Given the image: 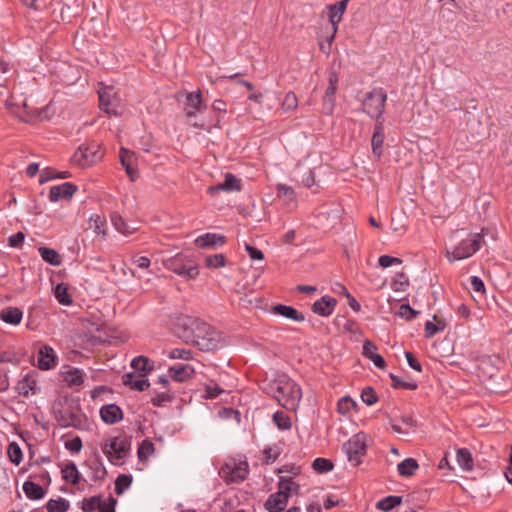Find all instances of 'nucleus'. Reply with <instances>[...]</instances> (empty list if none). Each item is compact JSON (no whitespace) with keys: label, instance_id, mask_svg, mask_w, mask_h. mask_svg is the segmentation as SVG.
<instances>
[{"label":"nucleus","instance_id":"6e6d98bb","mask_svg":"<svg viewBox=\"0 0 512 512\" xmlns=\"http://www.w3.org/2000/svg\"><path fill=\"white\" fill-rule=\"evenodd\" d=\"M417 311L412 309L408 304H402L399 307L398 315L406 320H412L417 315Z\"/></svg>","mask_w":512,"mask_h":512},{"label":"nucleus","instance_id":"0eeeda50","mask_svg":"<svg viewBox=\"0 0 512 512\" xmlns=\"http://www.w3.org/2000/svg\"><path fill=\"white\" fill-rule=\"evenodd\" d=\"M298 490L296 482H279V490L271 494L264 506L268 512H282L285 510L288 499Z\"/></svg>","mask_w":512,"mask_h":512},{"label":"nucleus","instance_id":"4be33fe9","mask_svg":"<svg viewBox=\"0 0 512 512\" xmlns=\"http://www.w3.org/2000/svg\"><path fill=\"white\" fill-rule=\"evenodd\" d=\"M194 372L195 369L190 364H176L168 369L169 377L179 383L187 382Z\"/></svg>","mask_w":512,"mask_h":512},{"label":"nucleus","instance_id":"f704fd0d","mask_svg":"<svg viewBox=\"0 0 512 512\" xmlns=\"http://www.w3.org/2000/svg\"><path fill=\"white\" fill-rule=\"evenodd\" d=\"M38 252L41 258L52 266H59L61 264V256L59 253L48 247H39Z\"/></svg>","mask_w":512,"mask_h":512},{"label":"nucleus","instance_id":"9d476101","mask_svg":"<svg viewBox=\"0 0 512 512\" xmlns=\"http://www.w3.org/2000/svg\"><path fill=\"white\" fill-rule=\"evenodd\" d=\"M249 473V465L245 459L230 458L219 470L223 480H245Z\"/></svg>","mask_w":512,"mask_h":512},{"label":"nucleus","instance_id":"58836bf2","mask_svg":"<svg viewBox=\"0 0 512 512\" xmlns=\"http://www.w3.org/2000/svg\"><path fill=\"white\" fill-rule=\"evenodd\" d=\"M402 502L401 496L390 495L376 503V508L381 511H390L394 507L398 506Z\"/></svg>","mask_w":512,"mask_h":512},{"label":"nucleus","instance_id":"338daca9","mask_svg":"<svg viewBox=\"0 0 512 512\" xmlns=\"http://www.w3.org/2000/svg\"><path fill=\"white\" fill-rule=\"evenodd\" d=\"M343 328L345 331L352 333V334L360 333V326L355 320H351V319L346 320Z\"/></svg>","mask_w":512,"mask_h":512},{"label":"nucleus","instance_id":"9b49d317","mask_svg":"<svg viewBox=\"0 0 512 512\" xmlns=\"http://www.w3.org/2000/svg\"><path fill=\"white\" fill-rule=\"evenodd\" d=\"M387 94L382 88H374L363 101V110L370 117L379 119L384 112Z\"/></svg>","mask_w":512,"mask_h":512},{"label":"nucleus","instance_id":"6e6552de","mask_svg":"<svg viewBox=\"0 0 512 512\" xmlns=\"http://www.w3.org/2000/svg\"><path fill=\"white\" fill-rule=\"evenodd\" d=\"M61 427H73L79 431H92L94 423L79 410H62L57 415Z\"/></svg>","mask_w":512,"mask_h":512},{"label":"nucleus","instance_id":"6ab92c4d","mask_svg":"<svg viewBox=\"0 0 512 512\" xmlns=\"http://www.w3.org/2000/svg\"><path fill=\"white\" fill-rule=\"evenodd\" d=\"M240 190L241 180L238 179L235 175L227 173L225 175L224 182L208 187L207 192L211 195H214L216 193H219L220 191L234 192Z\"/></svg>","mask_w":512,"mask_h":512},{"label":"nucleus","instance_id":"774afa93","mask_svg":"<svg viewBox=\"0 0 512 512\" xmlns=\"http://www.w3.org/2000/svg\"><path fill=\"white\" fill-rule=\"evenodd\" d=\"M264 458L267 462H273L276 460V458L279 455V452L277 449L268 447L263 450Z\"/></svg>","mask_w":512,"mask_h":512},{"label":"nucleus","instance_id":"aec40b11","mask_svg":"<svg viewBox=\"0 0 512 512\" xmlns=\"http://www.w3.org/2000/svg\"><path fill=\"white\" fill-rule=\"evenodd\" d=\"M77 189V186L70 182L52 186L49 191V199L51 202H57L61 199H70Z\"/></svg>","mask_w":512,"mask_h":512},{"label":"nucleus","instance_id":"09e8293b","mask_svg":"<svg viewBox=\"0 0 512 512\" xmlns=\"http://www.w3.org/2000/svg\"><path fill=\"white\" fill-rule=\"evenodd\" d=\"M173 399L172 393L169 391H164L157 393L155 396L152 397L151 403L155 407H161L166 405L167 403L171 402Z\"/></svg>","mask_w":512,"mask_h":512},{"label":"nucleus","instance_id":"0e129e2a","mask_svg":"<svg viewBox=\"0 0 512 512\" xmlns=\"http://www.w3.org/2000/svg\"><path fill=\"white\" fill-rule=\"evenodd\" d=\"M25 236L22 232H17L8 238L11 247H20L24 242Z\"/></svg>","mask_w":512,"mask_h":512},{"label":"nucleus","instance_id":"412c9836","mask_svg":"<svg viewBox=\"0 0 512 512\" xmlns=\"http://www.w3.org/2000/svg\"><path fill=\"white\" fill-rule=\"evenodd\" d=\"M122 381L125 386L136 391H145L150 386L148 379L143 373H126L122 376Z\"/></svg>","mask_w":512,"mask_h":512},{"label":"nucleus","instance_id":"e433bc0d","mask_svg":"<svg viewBox=\"0 0 512 512\" xmlns=\"http://www.w3.org/2000/svg\"><path fill=\"white\" fill-rule=\"evenodd\" d=\"M23 491L29 499L38 500L44 496V491L36 482H23Z\"/></svg>","mask_w":512,"mask_h":512},{"label":"nucleus","instance_id":"cd10ccee","mask_svg":"<svg viewBox=\"0 0 512 512\" xmlns=\"http://www.w3.org/2000/svg\"><path fill=\"white\" fill-rule=\"evenodd\" d=\"M384 138H385V136H384L383 123L378 121L375 124L374 132H373V136H372V140H371L373 154L376 155L378 158H380L382 155V146H383Z\"/></svg>","mask_w":512,"mask_h":512},{"label":"nucleus","instance_id":"f03ea898","mask_svg":"<svg viewBox=\"0 0 512 512\" xmlns=\"http://www.w3.org/2000/svg\"><path fill=\"white\" fill-rule=\"evenodd\" d=\"M192 326L195 343L200 350L213 351L224 345L221 333L211 325L199 320H194Z\"/></svg>","mask_w":512,"mask_h":512},{"label":"nucleus","instance_id":"3c124183","mask_svg":"<svg viewBox=\"0 0 512 512\" xmlns=\"http://www.w3.org/2000/svg\"><path fill=\"white\" fill-rule=\"evenodd\" d=\"M170 359L189 360L192 357V351L183 348H174L168 353Z\"/></svg>","mask_w":512,"mask_h":512},{"label":"nucleus","instance_id":"473e14b6","mask_svg":"<svg viewBox=\"0 0 512 512\" xmlns=\"http://www.w3.org/2000/svg\"><path fill=\"white\" fill-rule=\"evenodd\" d=\"M131 367L134 369V373L140 374L143 373L145 376H147V372L151 371L153 369L152 362L149 358L145 356H138L135 357L131 361Z\"/></svg>","mask_w":512,"mask_h":512},{"label":"nucleus","instance_id":"603ef678","mask_svg":"<svg viewBox=\"0 0 512 512\" xmlns=\"http://www.w3.org/2000/svg\"><path fill=\"white\" fill-rule=\"evenodd\" d=\"M378 263L382 268H388L393 265L402 264V260L398 257H392L389 255H381L378 259Z\"/></svg>","mask_w":512,"mask_h":512},{"label":"nucleus","instance_id":"a19ab883","mask_svg":"<svg viewBox=\"0 0 512 512\" xmlns=\"http://www.w3.org/2000/svg\"><path fill=\"white\" fill-rule=\"evenodd\" d=\"M54 295L61 305L68 306L72 303L68 289L63 283H60L55 287Z\"/></svg>","mask_w":512,"mask_h":512},{"label":"nucleus","instance_id":"4d7b16f0","mask_svg":"<svg viewBox=\"0 0 512 512\" xmlns=\"http://www.w3.org/2000/svg\"><path fill=\"white\" fill-rule=\"evenodd\" d=\"M277 192L279 196L286 197L289 200H294L295 198V192L293 188L285 184H279L277 186Z\"/></svg>","mask_w":512,"mask_h":512},{"label":"nucleus","instance_id":"ddd939ff","mask_svg":"<svg viewBox=\"0 0 512 512\" xmlns=\"http://www.w3.org/2000/svg\"><path fill=\"white\" fill-rule=\"evenodd\" d=\"M100 108L109 115L119 116L123 112V108L120 103L116 92L112 87H105L100 89L99 92Z\"/></svg>","mask_w":512,"mask_h":512},{"label":"nucleus","instance_id":"f8f14e48","mask_svg":"<svg viewBox=\"0 0 512 512\" xmlns=\"http://www.w3.org/2000/svg\"><path fill=\"white\" fill-rule=\"evenodd\" d=\"M366 435L364 433H358L351 437L344 445L343 451L345 452L348 461L353 465L357 466L361 457L366 452Z\"/></svg>","mask_w":512,"mask_h":512},{"label":"nucleus","instance_id":"bf43d9fd","mask_svg":"<svg viewBox=\"0 0 512 512\" xmlns=\"http://www.w3.org/2000/svg\"><path fill=\"white\" fill-rule=\"evenodd\" d=\"M470 286H471V289L474 292H478V293H484L485 292L484 283H483L482 279L480 277H478V276H471V278H470Z\"/></svg>","mask_w":512,"mask_h":512},{"label":"nucleus","instance_id":"393cba45","mask_svg":"<svg viewBox=\"0 0 512 512\" xmlns=\"http://www.w3.org/2000/svg\"><path fill=\"white\" fill-rule=\"evenodd\" d=\"M226 242V237L217 233H205L195 239L196 246L200 248H213L222 246Z\"/></svg>","mask_w":512,"mask_h":512},{"label":"nucleus","instance_id":"b1692460","mask_svg":"<svg viewBox=\"0 0 512 512\" xmlns=\"http://www.w3.org/2000/svg\"><path fill=\"white\" fill-rule=\"evenodd\" d=\"M336 305L337 300L335 298L325 295L313 304L312 311L315 314L327 317L333 313Z\"/></svg>","mask_w":512,"mask_h":512},{"label":"nucleus","instance_id":"39448f33","mask_svg":"<svg viewBox=\"0 0 512 512\" xmlns=\"http://www.w3.org/2000/svg\"><path fill=\"white\" fill-rule=\"evenodd\" d=\"M183 109L190 125L199 129H209L204 120L197 119V114L202 113L206 109L200 90L186 93Z\"/></svg>","mask_w":512,"mask_h":512},{"label":"nucleus","instance_id":"20e7f679","mask_svg":"<svg viewBox=\"0 0 512 512\" xmlns=\"http://www.w3.org/2000/svg\"><path fill=\"white\" fill-rule=\"evenodd\" d=\"M483 237L481 233L469 234L452 250H446V258L453 263L471 257L481 248Z\"/></svg>","mask_w":512,"mask_h":512},{"label":"nucleus","instance_id":"c9c22d12","mask_svg":"<svg viewBox=\"0 0 512 512\" xmlns=\"http://www.w3.org/2000/svg\"><path fill=\"white\" fill-rule=\"evenodd\" d=\"M357 409V403L349 396H343L338 400L337 411L344 416Z\"/></svg>","mask_w":512,"mask_h":512},{"label":"nucleus","instance_id":"a878e982","mask_svg":"<svg viewBox=\"0 0 512 512\" xmlns=\"http://www.w3.org/2000/svg\"><path fill=\"white\" fill-rule=\"evenodd\" d=\"M101 419L106 424H115L123 419V412L116 404H107L100 409Z\"/></svg>","mask_w":512,"mask_h":512},{"label":"nucleus","instance_id":"5701e85b","mask_svg":"<svg viewBox=\"0 0 512 512\" xmlns=\"http://www.w3.org/2000/svg\"><path fill=\"white\" fill-rule=\"evenodd\" d=\"M20 395L25 397L39 392L38 382L34 373L26 374L17 384Z\"/></svg>","mask_w":512,"mask_h":512},{"label":"nucleus","instance_id":"ea45409f","mask_svg":"<svg viewBox=\"0 0 512 512\" xmlns=\"http://www.w3.org/2000/svg\"><path fill=\"white\" fill-rule=\"evenodd\" d=\"M69 508V501L63 498L50 499L46 504L47 512H67Z\"/></svg>","mask_w":512,"mask_h":512},{"label":"nucleus","instance_id":"c756f323","mask_svg":"<svg viewBox=\"0 0 512 512\" xmlns=\"http://www.w3.org/2000/svg\"><path fill=\"white\" fill-rule=\"evenodd\" d=\"M418 468V462L414 458H406L397 465L398 474L404 478L414 476Z\"/></svg>","mask_w":512,"mask_h":512},{"label":"nucleus","instance_id":"5fc2aeb1","mask_svg":"<svg viewBox=\"0 0 512 512\" xmlns=\"http://www.w3.org/2000/svg\"><path fill=\"white\" fill-rule=\"evenodd\" d=\"M283 108L286 111L294 110L297 107V97L294 92H288L283 100Z\"/></svg>","mask_w":512,"mask_h":512},{"label":"nucleus","instance_id":"4c0bfd02","mask_svg":"<svg viewBox=\"0 0 512 512\" xmlns=\"http://www.w3.org/2000/svg\"><path fill=\"white\" fill-rule=\"evenodd\" d=\"M89 227L91 229H93V231L97 234V235H102V236H105L106 235V230H105V227H106V220L104 217L98 215V214H93L90 216L89 218Z\"/></svg>","mask_w":512,"mask_h":512},{"label":"nucleus","instance_id":"13d9d810","mask_svg":"<svg viewBox=\"0 0 512 512\" xmlns=\"http://www.w3.org/2000/svg\"><path fill=\"white\" fill-rule=\"evenodd\" d=\"M66 448L73 452L78 453L82 449V440L79 437H74L65 443Z\"/></svg>","mask_w":512,"mask_h":512},{"label":"nucleus","instance_id":"7c9ffc66","mask_svg":"<svg viewBox=\"0 0 512 512\" xmlns=\"http://www.w3.org/2000/svg\"><path fill=\"white\" fill-rule=\"evenodd\" d=\"M23 313L19 308L8 307L0 312V319L5 323L17 325L22 320Z\"/></svg>","mask_w":512,"mask_h":512},{"label":"nucleus","instance_id":"c85d7f7f","mask_svg":"<svg viewBox=\"0 0 512 512\" xmlns=\"http://www.w3.org/2000/svg\"><path fill=\"white\" fill-rule=\"evenodd\" d=\"M63 380L69 387L81 386L84 382L83 371L79 368L70 367L62 372Z\"/></svg>","mask_w":512,"mask_h":512},{"label":"nucleus","instance_id":"37998d69","mask_svg":"<svg viewBox=\"0 0 512 512\" xmlns=\"http://www.w3.org/2000/svg\"><path fill=\"white\" fill-rule=\"evenodd\" d=\"M273 421L281 430H288L291 428V419L284 412L277 411L273 415Z\"/></svg>","mask_w":512,"mask_h":512},{"label":"nucleus","instance_id":"a18cd8bd","mask_svg":"<svg viewBox=\"0 0 512 512\" xmlns=\"http://www.w3.org/2000/svg\"><path fill=\"white\" fill-rule=\"evenodd\" d=\"M205 264L211 269L221 268L225 266L226 258L223 254L210 255L206 257Z\"/></svg>","mask_w":512,"mask_h":512},{"label":"nucleus","instance_id":"79ce46f5","mask_svg":"<svg viewBox=\"0 0 512 512\" xmlns=\"http://www.w3.org/2000/svg\"><path fill=\"white\" fill-rule=\"evenodd\" d=\"M154 444L152 441L145 439L138 447V457L141 461L147 460L154 453Z\"/></svg>","mask_w":512,"mask_h":512},{"label":"nucleus","instance_id":"e2e57ef3","mask_svg":"<svg viewBox=\"0 0 512 512\" xmlns=\"http://www.w3.org/2000/svg\"><path fill=\"white\" fill-rule=\"evenodd\" d=\"M377 347L370 340H365L363 344V355L370 359L376 353Z\"/></svg>","mask_w":512,"mask_h":512},{"label":"nucleus","instance_id":"dca6fc26","mask_svg":"<svg viewBox=\"0 0 512 512\" xmlns=\"http://www.w3.org/2000/svg\"><path fill=\"white\" fill-rule=\"evenodd\" d=\"M58 362V357L55 350L49 345H43L39 348L37 363L41 370H51Z\"/></svg>","mask_w":512,"mask_h":512},{"label":"nucleus","instance_id":"423d86ee","mask_svg":"<svg viewBox=\"0 0 512 512\" xmlns=\"http://www.w3.org/2000/svg\"><path fill=\"white\" fill-rule=\"evenodd\" d=\"M164 266L186 280H193L199 275L198 265L188 256L177 254L164 261Z\"/></svg>","mask_w":512,"mask_h":512},{"label":"nucleus","instance_id":"1a4fd4ad","mask_svg":"<svg viewBox=\"0 0 512 512\" xmlns=\"http://www.w3.org/2000/svg\"><path fill=\"white\" fill-rule=\"evenodd\" d=\"M102 157L100 144L93 141L80 145L72 156V162L80 167H88L100 161Z\"/></svg>","mask_w":512,"mask_h":512},{"label":"nucleus","instance_id":"680f3d73","mask_svg":"<svg viewBox=\"0 0 512 512\" xmlns=\"http://www.w3.org/2000/svg\"><path fill=\"white\" fill-rule=\"evenodd\" d=\"M245 249L249 254L250 258L253 260H263L264 254L261 250L256 247L251 246L250 244H245Z\"/></svg>","mask_w":512,"mask_h":512},{"label":"nucleus","instance_id":"de8ad7c7","mask_svg":"<svg viewBox=\"0 0 512 512\" xmlns=\"http://www.w3.org/2000/svg\"><path fill=\"white\" fill-rule=\"evenodd\" d=\"M7 454L11 462L18 465L22 461V451L20 446L16 442L9 444Z\"/></svg>","mask_w":512,"mask_h":512},{"label":"nucleus","instance_id":"4468645a","mask_svg":"<svg viewBox=\"0 0 512 512\" xmlns=\"http://www.w3.org/2000/svg\"><path fill=\"white\" fill-rule=\"evenodd\" d=\"M115 504L116 500L109 496L108 498H103L101 495L90 497L89 499H84L82 502V510L83 512H115Z\"/></svg>","mask_w":512,"mask_h":512},{"label":"nucleus","instance_id":"052dcab7","mask_svg":"<svg viewBox=\"0 0 512 512\" xmlns=\"http://www.w3.org/2000/svg\"><path fill=\"white\" fill-rule=\"evenodd\" d=\"M405 357L407 359L408 365L415 371L421 372L422 371V365L421 363L414 357V355L411 352H405Z\"/></svg>","mask_w":512,"mask_h":512},{"label":"nucleus","instance_id":"8fccbe9b","mask_svg":"<svg viewBox=\"0 0 512 512\" xmlns=\"http://www.w3.org/2000/svg\"><path fill=\"white\" fill-rule=\"evenodd\" d=\"M361 400L371 406L377 403L378 396L372 387H366L361 392Z\"/></svg>","mask_w":512,"mask_h":512},{"label":"nucleus","instance_id":"72a5a7b5","mask_svg":"<svg viewBox=\"0 0 512 512\" xmlns=\"http://www.w3.org/2000/svg\"><path fill=\"white\" fill-rule=\"evenodd\" d=\"M456 460L458 465L466 471L473 468V458L470 451L467 448H459L456 451Z\"/></svg>","mask_w":512,"mask_h":512},{"label":"nucleus","instance_id":"2eb2a0df","mask_svg":"<svg viewBox=\"0 0 512 512\" xmlns=\"http://www.w3.org/2000/svg\"><path fill=\"white\" fill-rule=\"evenodd\" d=\"M119 158L130 180L135 181L139 176L137 169V156L135 152L121 147Z\"/></svg>","mask_w":512,"mask_h":512},{"label":"nucleus","instance_id":"69168bd1","mask_svg":"<svg viewBox=\"0 0 512 512\" xmlns=\"http://www.w3.org/2000/svg\"><path fill=\"white\" fill-rule=\"evenodd\" d=\"M132 262L134 265L141 269H147L151 264L150 259L146 256H134L132 258Z\"/></svg>","mask_w":512,"mask_h":512},{"label":"nucleus","instance_id":"f257e3e1","mask_svg":"<svg viewBox=\"0 0 512 512\" xmlns=\"http://www.w3.org/2000/svg\"><path fill=\"white\" fill-rule=\"evenodd\" d=\"M272 388L279 404L287 410H296L302 398L300 386L292 379L282 376L275 380Z\"/></svg>","mask_w":512,"mask_h":512},{"label":"nucleus","instance_id":"7ed1b4c3","mask_svg":"<svg viewBox=\"0 0 512 512\" xmlns=\"http://www.w3.org/2000/svg\"><path fill=\"white\" fill-rule=\"evenodd\" d=\"M102 452L114 465H121L130 451V441L125 436L107 438L101 446Z\"/></svg>","mask_w":512,"mask_h":512},{"label":"nucleus","instance_id":"f3484780","mask_svg":"<svg viewBox=\"0 0 512 512\" xmlns=\"http://www.w3.org/2000/svg\"><path fill=\"white\" fill-rule=\"evenodd\" d=\"M338 87V76L335 72L329 76V85L323 98V112L331 115L335 106V94Z\"/></svg>","mask_w":512,"mask_h":512},{"label":"nucleus","instance_id":"bb28decb","mask_svg":"<svg viewBox=\"0 0 512 512\" xmlns=\"http://www.w3.org/2000/svg\"><path fill=\"white\" fill-rule=\"evenodd\" d=\"M272 312L276 315H280L287 319H291L296 322L304 321L305 317L297 309L292 306L278 304L272 307Z\"/></svg>","mask_w":512,"mask_h":512},{"label":"nucleus","instance_id":"c03bdc74","mask_svg":"<svg viewBox=\"0 0 512 512\" xmlns=\"http://www.w3.org/2000/svg\"><path fill=\"white\" fill-rule=\"evenodd\" d=\"M205 387V395L206 399H214L219 396L224 390L213 380H210L208 383L204 384Z\"/></svg>","mask_w":512,"mask_h":512},{"label":"nucleus","instance_id":"a211bd4d","mask_svg":"<svg viewBox=\"0 0 512 512\" xmlns=\"http://www.w3.org/2000/svg\"><path fill=\"white\" fill-rule=\"evenodd\" d=\"M349 0H341L328 7L329 10V21L332 24V35L329 37V45L333 41L335 34L338 29V23L342 20L343 14L346 11Z\"/></svg>","mask_w":512,"mask_h":512},{"label":"nucleus","instance_id":"49530a36","mask_svg":"<svg viewBox=\"0 0 512 512\" xmlns=\"http://www.w3.org/2000/svg\"><path fill=\"white\" fill-rule=\"evenodd\" d=\"M313 469L318 473H326L333 469V463L326 458H316L312 464Z\"/></svg>","mask_w":512,"mask_h":512},{"label":"nucleus","instance_id":"864d4df0","mask_svg":"<svg viewBox=\"0 0 512 512\" xmlns=\"http://www.w3.org/2000/svg\"><path fill=\"white\" fill-rule=\"evenodd\" d=\"M391 380L393 382L394 388H405L408 390H415L418 387L416 382L403 381L398 376L395 375H391Z\"/></svg>","mask_w":512,"mask_h":512},{"label":"nucleus","instance_id":"2f4dec72","mask_svg":"<svg viewBox=\"0 0 512 512\" xmlns=\"http://www.w3.org/2000/svg\"><path fill=\"white\" fill-rule=\"evenodd\" d=\"M111 222L114 226V228L123 235H130L132 234L136 228L132 227L128 222H126L122 216L118 213H112L111 214Z\"/></svg>","mask_w":512,"mask_h":512}]
</instances>
